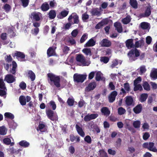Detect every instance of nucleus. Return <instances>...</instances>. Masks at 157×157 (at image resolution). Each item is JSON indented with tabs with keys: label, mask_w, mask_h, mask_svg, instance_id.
I'll list each match as a JSON object with an SVG mask.
<instances>
[{
	"label": "nucleus",
	"mask_w": 157,
	"mask_h": 157,
	"mask_svg": "<svg viewBox=\"0 0 157 157\" xmlns=\"http://www.w3.org/2000/svg\"><path fill=\"white\" fill-rule=\"evenodd\" d=\"M140 26L141 28L143 29H147V23L143 22L140 23Z\"/></svg>",
	"instance_id": "obj_55"
},
{
	"label": "nucleus",
	"mask_w": 157,
	"mask_h": 157,
	"mask_svg": "<svg viewBox=\"0 0 157 157\" xmlns=\"http://www.w3.org/2000/svg\"><path fill=\"white\" fill-rule=\"evenodd\" d=\"M117 95V92L115 91H113L109 96V102H113L115 99V98Z\"/></svg>",
	"instance_id": "obj_15"
},
{
	"label": "nucleus",
	"mask_w": 157,
	"mask_h": 157,
	"mask_svg": "<svg viewBox=\"0 0 157 157\" xmlns=\"http://www.w3.org/2000/svg\"><path fill=\"white\" fill-rule=\"evenodd\" d=\"M84 141L89 144L91 143L92 139L90 136H86L84 138Z\"/></svg>",
	"instance_id": "obj_48"
},
{
	"label": "nucleus",
	"mask_w": 157,
	"mask_h": 157,
	"mask_svg": "<svg viewBox=\"0 0 157 157\" xmlns=\"http://www.w3.org/2000/svg\"><path fill=\"white\" fill-rule=\"evenodd\" d=\"M68 13V11L63 10L58 15L57 17L59 19H62L67 16Z\"/></svg>",
	"instance_id": "obj_22"
},
{
	"label": "nucleus",
	"mask_w": 157,
	"mask_h": 157,
	"mask_svg": "<svg viewBox=\"0 0 157 157\" xmlns=\"http://www.w3.org/2000/svg\"><path fill=\"white\" fill-rule=\"evenodd\" d=\"M98 116V115L97 113L92 114H88L84 118V121H88L93 119L96 118Z\"/></svg>",
	"instance_id": "obj_9"
},
{
	"label": "nucleus",
	"mask_w": 157,
	"mask_h": 157,
	"mask_svg": "<svg viewBox=\"0 0 157 157\" xmlns=\"http://www.w3.org/2000/svg\"><path fill=\"white\" fill-rule=\"evenodd\" d=\"M99 153L100 157H108L107 153L103 150L100 151Z\"/></svg>",
	"instance_id": "obj_54"
},
{
	"label": "nucleus",
	"mask_w": 157,
	"mask_h": 157,
	"mask_svg": "<svg viewBox=\"0 0 157 157\" xmlns=\"http://www.w3.org/2000/svg\"><path fill=\"white\" fill-rule=\"evenodd\" d=\"M140 56V52L136 49H133L128 53V56L131 61H134L137 59V57Z\"/></svg>",
	"instance_id": "obj_3"
},
{
	"label": "nucleus",
	"mask_w": 157,
	"mask_h": 157,
	"mask_svg": "<svg viewBox=\"0 0 157 157\" xmlns=\"http://www.w3.org/2000/svg\"><path fill=\"white\" fill-rule=\"evenodd\" d=\"M96 86V83L95 82H93L90 83L85 88V90L86 91H89L94 90Z\"/></svg>",
	"instance_id": "obj_13"
},
{
	"label": "nucleus",
	"mask_w": 157,
	"mask_h": 157,
	"mask_svg": "<svg viewBox=\"0 0 157 157\" xmlns=\"http://www.w3.org/2000/svg\"><path fill=\"white\" fill-rule=\"evenodd\" d=\"M12 68L10 70V72L13 74H14L16 73V70L17 67L16 63L14 61L12 62Z\"/></svg>",
	"instance_id": "obj_31"
},
{
	"label": "nucleus",
	"mask_w": 157,
	"mask_h": 157,
	"mask_svg": "<svg viewBox=\"0 0 157 157\" xmlns=\"http://www.w3.org/2000/svg\"><path fill=\"white\" fill-rule=\"evenodd\" d=\"M66 42L68 43V44L73 45L75 44L76 42L75 39L71 36H69L65 38Z\"/></svg>",
	"instance_id": "obj_21"
},
{
	"label": "nucleus",
	"mask_w": 157,
	"mask_h": 157,
	"mask_svg": "<svg viewBox=\"0 0 157 157\" xmlns=\"http://www.w3.org/2000/svg\"><path fill=\"white\" fill-rule=\"evenodd\" d=\"M78 33V31L77 29L74 30L71 33V36L73 37H75Z\"/></svg>",
	"instance_id": "obj_59"
},
{
	"label": "nucleus",
	"mask_w": 157,
	"mask_h": 157,
	"mask_svg": "<svg viewBox=\"0 0 157 157\" xmlns=\"http://www.w3.org/2000/svg\"><path fill=\"white\" fill-rule=\"evenodd\" d=\"M92 15H98L100 14V12L97 9H93L91 11Z\"/></svg>",
	"instance_id": "obj_49"
},
{
	"label": "nucleus",
	"mask_w": 157,
	"mask_h": 157,
	"mask_svg": "<svg viewBox=\"0 0 157 157\" xmlns=\"http://www.w3.org/2000/svg\"><path fill=\"white\" fill-rule=\"evenodd\" d=\"M5 59L6 61L8 63L11 62L12 60V59L10 55H7Z\"/></svg>",
	"instance_id": "obj_58"
},
{
	"label": "nucleus",
	"mask_w": 157,
	"mask_h": 157,
	"mask_svg": "<svg viewBox=\"0 0 157 157\" xmlns=\"http://www.w3.org/2000/svg\"><path fill=\"white\" fill-rule=\"evenodd\" d=\"M86 75H80L77 73L75 74L73 76V79L74 82H82L86 79Z\"/></svg>",
	"instance_id": "obj_5"
},
{
	"label": "nucleus",
	"mask_w": 157,
	"mask_h": 157,
	"mask_svg": "<svg viewBox=\"0 0 157 157\" xmlns=\"http://www.w3.org/2000/svg\"><path fill=\"white\" fill-rule=\"evenodd\" d=\"M75 59L77 64L78 65L88 66L90 64V63L87 61L85 57L82 54L76 55Z\"/></svg>",
	"instance_id": "obj_2"
},
{
	"label": "nucleus",
	"mask_w": 157,
	"mask_h": 157,
	"mask_svg": "<svg viewBox=\"0 0 157 157\" xmlns=\"http://www.w3.org/2000/svg\"><path fill=\"white\" fill-rule=\"evenodd\" d=\"M154 143L153 142H150L148 146V149L154 152H157V149L154 147Z\"/></svg>",
	"instance_id": "obj_25"
},
{
	"label": "nucleus",
	"mask_w": 157,
	"mask_h": 157,
	"mask_svg": "<svg viewBox=\"0 0 157 157\" xmlns=\"http://www.w3.org/2000/svg\"><path fill=\"white\" fill-rule=\"evenodd\" d=\"M31 99L30 97L27 96L25 97L24 96L21 95L19 98V101L21 104L22 105H24L26 104V102H29Z\"/></svg>",
	"instance_id": "obj_6"
},
{
	"label": "nucleus",
	"mask_w": 157,
	"mask_h": 157,
	"mask_svg": "<svg viewBox=\"0 0 157 157\" xmlns=\"http://www.w3.org/2000/svg\"><path fill=\"white\" fill-rule=\"evenodd\" d=\"M141 81V78L140 77H138L137 78L135 79L134 82V85H138Z\"/></svg>",
	"instance_id": "obj_61"
},
{
	"label": "nucleus",
	"mask_w": 157,
	"mask_h": 157,
	"mask_svg": "<svg viewBox=\"0 0 157 157\" xmlns=\"http://www.w3.org/2000/svg\"><path fill=\"white\" fill-rule=\"evenodd\" d=\"M89 17V15L86 13H85L82 15V19L84 21H85L86 20L88 19Z\"/></svg>",
	"instance_id": "obj_63"
},
{
	"label": "nucleus",
	"mask_w": 157,
	"mask_h": 157,
	"mask_svg": "<svg viewBox=\"0 0 157 157\" xmlns=\"http://www.w3.org/2000/svg\"><path fill=\"white\" fill-rule=\"evenodd\" d=\"M72 18L74 19V23L78 24L79 23L78 17L76 13H73L68 18V20L70 21Z\"/></svg>",
	"instance_id": "obj_10"
},
{
	"label": "nucleus",
	"mask_w": 157,
	"mask_h": 157,
	"mask_svg": "<svg viewBox=\"0 0 157 157\" xmlns=\"http://www.w3.org/2000/svg\"><path fill=\"white\" fill-rule=\"evenodd\" d=\"M4 116L5 118H9L10 119H13L14 118L13 115L9 112H6L5 113Z\"/></svg>",
	"instance_id": "obj_40"
},
{
	"label": "nucleus",
	"mask_w": 157,
	"mask_h": 157,
	"mask_svg": "<svg viewBox=\"0 0 157 157\" xmlns=\"http://www.w3.org/2000/svg\"><path fill=\"white\" fill-rule=\"evenodd\" d=\"M104 79L102 73L100 71L97 72L96 74V80L98 81L100 80H103Z\"/></svg>",
	"instance_id": "obj_32"
},
{
	"label": "nucleus",
	"mask_w": 157,
	"mask_h": 157,
	"mask_svg": "<svg viewBox=\"0 0 157 157\" xmlns=\"http://www.w3.org/2000/svg\"><path fill=\"white\" fill-rule=\"evenodd\" d=\"M40 8L42 11H46L49 9V6L48 3L46 2L44 3L41 6Z\"/></svg>",
	"instance_id": "obj_28"
},
{
	"label": "nucleus",
	"mask_w": 157,
	"mask_h": 157,
	"mask_svg": "<svg viewBox=\"0 0 157 157\" xmlns=\"http://www.w3.org/2000/svg\"><path fill=\"white\" fill-rule=\"evenodd\" d=\"M131 20L130 16L128 15L126 17L122 19V22L124 24H127L129 23Z\"/></svg>",
	"instance_id": "obj_36"
},
{
	"label": "nucleus",
	"mask_w": 157,
	"mask_h": 157,
	"mask_svg": "<svg viewBox=\"0 0 157 157\" xmlns=\"http://www.w3.org/2000/svg\"><path fill=\"white\" fill-rule=\"evenodd\" d=\"M100 44L102 47H109L111 45V43L108 40L105 39L101 41Z\"/></svg>",
	"instance_id": "obj_12"
},
{
	"label": "nucleus",
	"mask_w": 157,
	"mask_h": 157,
	"mask_svg": "<svg viewBox=\"0 0 157 157\" xmlns=\"http://www.w3.org/2000/svg\"><path fill=\"white\" fill-rule=\"evenodd\" d=\"M134 90L135 91H136L138 90L141 91L143 89L142 87L140 84L134 85Z\"/></svg>",
	"instance_id": "obj_51"
},
{
	"label": "nucleus",
	"mask_w": 157,
	"mask_h": 157,
	"mask_svg": "<svg viewBox=\"0 0 157 157\" xmlns=\"http://www.w3.org/2000/svg\"><path fill=\"white\" fill-rule=\"evenodd\" d=\"M109 58L106 56H103L101 57L100 60L101 62H103L105 63H107L109 61Z\"/></svg>",
	"instance_id": "obj_46"
},
{
	"label": "nucleus",
	"mask_w": 157,
	"mask_h": 157,
	"mask_svg": "<svg viewBox=\"0 0 157 157\" xmlns=\"http://www.w3.org/2000/svg\"><path fill=\"white\" fill-rule=\"evenodd\" d=\"M62 49L64 53L67 54L70 50L69 48L66 45H63L62 47Z\"/></svg>",
	"instance_id": "obj_45"
},
{
	"label": "nucleus",
	"mask_w": 157,
	"mask_h": 157,
	"mask_svg": "<svg viewBox=\"0 0 157 157\" xmlns=\"http://www.w3.org/2000/svg\"><path fill=\"white\" fill-rule=\"evenodd\" d=\"M0 88L4 89L6 88L5 86V83L2 78H0Z\"/></svg>",
	"instance_id": "obj_57"
},
{
	"label": "nucleus",
	"mask_w": 157,
	"mask_h": 157,
	"mask_svg": "<svg viewBox=\"0 0 157 157\" xmlns=\"http://www.w3.org/2000/svg\"><path fill=\"white\" fill-rule=\"evenodd\" d=\"M125 98L126 103L127 105L130 106L132 104L133 99L131 96H127Z\"/></svg>",
	"instance_id": "obj_29"
},
{
	"label": "nucleus",
	"mask_w": 157,
	"mask_h": 157,
	"mask_svg": "<svg viewBox=\"0 0 157 157\" xmlns=\"http://www.w3.org/2000/svg\"><path fill=\"white\" fill-rule=\"evenodd\" d=\"M13 56H16L17 58L21 61H25L26 59H25V56L23 52H20L16 51L13 55Z\"/></svg>",
	"instance_id": "obj_7"
},
{
	"label": "nucleus",
	"mask_w": 157,
	"mask_h": 157,
	"mask_svg": "<svg viewBox=\"0 0 157 157\" xmlns=\"http://www.w3.org/2000/svg\"><path fill=\"white\" fill-rule=\"evenodd\" d=\"M28 76L30 78L32 81H33L35 79V74L32 71H29Z\"/></svg>",
	"instance_id": "obj_37"
},
{
	"label": "nucleus",
	"mask_w": 157,
	"mask_h": 157,
	"mask_svg": "<svg viewBox=\"0 0 157 157\" xmlns=\"http://www.w3.org/2000/svg\"><path fill=\"white\" fill-rule=\"evenodd\" d=\"M30 17L33 21H38L43 18L42 15L40 12H33L31 13Z\"/></svg>",
	"instance_id": "obj_4"
},
{
	"label": "nucleus",
	"mask_w": 157,
	"mask_h": 157,
	"mask_svg": "<svg viewBox=\"0 0 157 157\" xmlns=\"http://www.w3.org/2000/svg\"><path fill=\"white\" fill-rule=\"evenodd\" d=\"M19 87L21 89L24 90L26 89V85L25 83L22 82L20 84Z\"/></svg>",
	"instance_id": "obj_60"
},
{
	"label": "nucleus",
	"mask_w": 157,
	"mask_h": 157,
	"mask_svg": "<svg viewBox=\"0 0 157 157\" xmlns=\"http://www.w3.org/2000/svg\"><path fill=\"white\" fill-rule=\"evenodd\" d=\"M3 8L6 12H8L10 10L11 7L9 5L6 4L4 6Z\"/></svg>",
	"instance_id": "obj_47"
},
{
	"label": "nucleus",
	"mask_w": 157,
	"mask_h": 157,
	"mask_svg": "<svg viewBox=\"0 0 157 157\" xmlns=\"http://www.w3.org/2000/svg\"><path fill=\"white\" fill-rule=\"evenodd\" d=\"M19 144L24 147H27L29 145V143L25 140H22L19 142Z\"/></svg>",
	"instance_id": "obj_33"
},
{
	"label": "nucleus",
	"mask_w": 157,
	"mask_h": 157,
	"mask_svg": "<svg viewBox=\"0 0 157 157\" xmlns=\"http://www.w3.org/2000/svg\"><path fill=\"white\" fill-rule=\"evenodd\" d=\"M114 26L118 33H121L122 32V27L120 23L116 22L114 24Z\"/></svg>",
	"instance_id": "obj_24"
},
{
	"label": "nucleus",
	"mask_w": 157,
	"mask_h": 157,
	"mask_svg": "<svg viewBox=\"0 0 157 157\" xmlns=\"http://www.w3.org/2000/svg\"><path fill=\"white\" fill-rule=\"evenodd\" d=\"M68 105L70 106L73 105L74 103V100L73 98H69L67 101Z\"/></svg>",
	"instance_id": "obj_43"
},
{
	"label": "nucleus",
	"mask_w": 157,
	"mask_h": 157,
	"mask_svg": "<svg viewBox=\"0 0 157 157\" xmlns=\"http://www.w3.org/2000/svg\"><path fill=\"white\" fill-rule=\"evenodd\" d=\"M129 3L133 8L136 9L138 8V3L136 0H130Z\"/></svg>",
	"instance_id": "obj_34"
},
{
	"label": "nucleus",
	"mask_w": 157,
	"mask_h": 157,
	"mask_svg": "<svg viewBox=\"0 0 157 157\" xmlns=\"http://www.w3.org/2000/svg\"><path fill=\"white\" fill-rule=\"evenodd\" d=\"M48 15L50 19H54L55 18L56 15V13L55 11L54 10H51L48 13Z\"/></svg>",
	"instance_id": "obj_35"
},
{
	"label": "nucleus",
	"mask_w": 157,
	"mask_h": 157,
	"mask_svg": "<svg viewBox=\"0 0 157 157\" xmlns=\"http://www.w3.org/2000/svg\"><path fill=\"white\" fill-rule=\"evenodd\" d=\"M144 42L142 40H140L136 42L134 46L136 48L141 47L144 44Z\"/></svg>",
	"instance_id": "obj_38"
},
{
	"label": "nucleus",
	"mask_w": 157,
	"mask_h": 157,
	"mask_svg": "<svg viewBox=\"0 0 157 157\" xmlns=\"http://www.w3.org/2000/svg\"><path fill=\"white\" fill-rule=\"evenodd\" d=\"M82 52L86 56L91 55V52L90 48H85L82 50Z\"/></svg>",
	"instance_id": "obj_41"
},
{
	"label": "nucleus",
	"mask_w": 157,
	"mask_h": 157,
	"mask_svg": "<svg viewBox=\"0 0 157 157\" xmlns=\"http://www.w3.org/2000/svg\"><path fill=\"white\" fill-rule=\"evenodd\" d=\"M132 125L135 128H139L140 127V122L139 121H135L133 122Z\"/></svg>",
	"instance_id": "obj_42"
},
{
	"label": "nucleus",
	"mask_w": 157,
	"mask_h": 157,
	"mask_svg": "<svg viewBox=\"0 0 157 157\" xmlns=\"http://www.w3.org/2000/svg\"><path fill=\"white\" fill-rule=\"evenodd\" d=\"M75 128L79 135L82 137H84L85 133L83 131L82 128L77 124L75 125Z\"/></svg>",
	"instance_id": "obj_18"
},
{
	"label": "nucleus",
	"mask_w": 157,
	"mask_h": 157,
	"mask_svg": "<svg viewBox=\"0 0 157 157\" xmlns=\"http://www.w3.org/2000/svg\"><path fill=\"white\" fill-rule=\"evenodd\" d=\"M6 133L7 129L5 127H0V135H6Z\"/></svg>",
	"instance_id": "obj_39"
},
{
	"label": "nucleus",
	"mask_w": 157,
	"mask_h": 157,
	"mask_svg": "<svg viewBox=\"0 0 157 157\" xmlns=\"http://www.w3.org/2000/svg\"><path fill=\"white\" fill-rule=\"evenodd\" d=\"M118 112L119 115H122L125 113L126 110L123 108L121 107L118 109Z\"/></svg>",
	"instance_id": "obj_44"
},
{
	"label": "nucleus",
	"mask_w": 157,
	"mask_h": 157,
	"mask_svg": "<svg viewBox=\"0 0 157 157\" xmlns=\"http://www.w3.org/2000/svg\"><path fill=\"white\" fill-rule=\"evenodd\" d=\"M46 114L49 118L52 121L56 120L58 119L57 115L54 114V112L50 109L46 111Z\"/></svg>",
	"instance_id": "obj_8"
},
{
	"label": "nucleus",
	"mask_w": 157,
	"mask_h": 157,
	"mask_svg": "<svg viewBox=\"0 0 157 157\" xmlns=\"http://www.w3.org/2000/svg\"><path fill=\"white\" fill-rule=\"evenodd\" d=\"M48 83L51 85H55L56 87L59 88L60 86V77L52 73H48L47 75Z\"/></svg>",
	"instance_id": "obj_1"
},
{
	"label": "nucleus",
	"mask_w": 157,
	"mask_h": 157,
	"mask_svg": "<svg viewBox=\"0 0 157 157\" xmlns=\"http://www.w3.org/2000/svg\"><path fill=\"white\" fill-rule=\"evenodd\" d=\"M9 125L10 128L15 129L17 126V124L16 123L13 121Z\"/></svg>",
	"instance_id": "obj_64"
},
{
	"label": "nucleus",
	"mask_w": 157,
	"mask_h": 157,
	"mask_svg": "<svg viewBox=\"0 0 157 157\" xmlns=\"http://www.w3.org/2000/svg\"><path fill=\"white\" fill-rule=\"evenodd\" d=\"M2 142L4 144H5L6 145H10V146H13L14 144V142H11V140L8 137L4 138L2 140Z\"/></svg>",
	"instance_id": "obj_16"
},
{
	"label": "nucleus",
	"mask_w": 157,
	"mask_h": 157,
	"mask_svg": "<svg viewBox=\"0 0 157 157\" xmlns=\"http://www.w3.org/2000/svg\"><path fill=\"white\" fill-rule=\"evenodd\" d=\"M29 1V0H21L22 6L24 7L28 6Z\"/></svg>",
	"instance_id": "obj_53"
},
{
	"label": "nucleus",
	"mask_w": 157,
	"mask_h": 157,
	"mask_svg": "<svg viewBox=\"0 0 157 157\" xmlns=\"http://www.w3.org/2000/svg\"><path fill=\"white\" fill-rule=\"evenodd\" d=\"M56 48L55 49H53L52 47H50L47 50V54L49 57L54 55L55 54V50Z\"/></svg>",
	"instance_id": "obj_27"
},
{
	"label": "nucleus",
	"mask_w": 157,
	"mask_h": 157,
	"mask_svg": "<svg viewBox=\"0 0 157 157\" xmlns=\"http://www.w3.org/2000/svg\"><path fill=\"white\" fill-rule=\"evenodd\" d=\"M49 104L53 110H55L56 109V105L55 102L54 101H50L49 102Z\"/></svg>",
	"instance_id": "obj_62"
},
{
	"label": "nucleus",
	"mask_w": 157,
	"mask_h": 157,
	"mask_svg": "<svg viewBox=\"0 0 157 157\" xmlns=\"http://www.w3.org/2000/svg\"><path fill=\"white\" fill-rule=\"evenodd\" d=\"M142 109V105L140 104H139L134 108L133 110L135 113L138 114L141 112Z\"/></svg>",
	"instance_id": "obj_23"
},
{
	"label": "nucleus",
	"mask_w": 157,
	"mask_h": 157,
	"mask_svg": "<svg viewBox=\"0 0 157 157\" xmlns=\"http://www.w3.org/2000/svg\"><path fill=\"white\" fill-rule=\"evenodd\" d=\"M126 46L128 49H130L134 46L132 39L127 40L125 42Z\"/></svg>",
	"instance_id": "obj_17"
},
{
	"label": "nucleus",
	"mask_w": 157,
	"mask_h": 157,
	"mask_svg": "<svg viewBox=\"0 0 157 157\" xmlns=\"http://www.w3.org/2000/svg\"><path fill=\"white\" fill-rule=\"evenodd\" d=\"M96 41L94 40L93 38L90 39L85 44V47H90L94 46L95 44Z\"/></svg>",
	"instance_id": "obj_19"
},
{
	"label": "nucleus",
	"mask_w": 157,
	"mask_h": 157,
	"mask_svg": "<svg viewBox=\"0 0 157 157\" xmlns=\"http://www.w3.org/2000/svg\"><path fill=\"white\" fill-rule=\"evenodd\" d=\"M121 61L120 60L115 59L112 61V64L110 66V67L112 68H113L118 64H121Z\"/></svg>",
	"instance_id": "obj_30"
},
{
	"label": "nucleus",
	"mask_w": 157,
	"mask_h": 157,
	"mask_svg": "<svg viewBox=\"0 0 157 157\" xmlns=\"http://www.w3.org/2000/svg\"><path fill=\"white\" fill-rule=\"evenodd\" d=\"M88 34L87 33L84 34L82 36L80 40V42L81 43H82L84 42L86 40L87 38Z\"/></svg>",
	"instance_id": "obj_50"
},
{
	"label": "nucleus",
	"mask_w": 157,
	"mask_h": 157,
	"mask_svg": "<svg viewBox=\"0 0 157 157\" xmlns=\"http://www.w3.org/2000/svg\"><path fill=\"white\" fill-rule=\"evenodd\" d=\"M150 75L152 79L155 80L157 79V69L153 68L152 69Z\"/></svg>",
	"instance_id": "obj_14"
},
{
	"label": "nucleus",
	"mask_w": 157,
	"mask_h": 157,
	"mask_svg": "<svg viewBox=\"0 0 157 157\" xmlns=\"http://www.w3.org/2000/svg\"><path fill=\"white\" fill-rule=\"evenodd\" d=\"M5 80L8 83H12L15 81V77L10 74H8L6 75Z\"/></svg>",
	"instance_id": "obj_11"
},
{
	"label": "nucleus",
	"mask_w": 157,
	"mask_h": 157,
	"mask_svg": "<svg viewBox=\"0 0 157 157\" xmlns=\"http://www.w3.org/2000/svg\"><path fill=\"white\" fill-rule=\"evenodd\" d=\"M150 84L153 90H155L157 89V84L155 82H150Z\"/></svg>",
	"instance_id": "obj_56"
},
{
	"label": "nucleus",
	"mask_w": 157,
	"mask_h": 157,
	"mask_svg": "<svg viewBox=\"0 0 157 157\" xmlns=\"http://www.w3.org/2000/svg\"><path fill=\"white\" fill-rule=\"evenodd\" d=\"M101 112L104 115L108 116L110 114V112L109 109L106 107H104L101 109Z\"/></svg>",
	"instance_id": "obj_26"
},
{
	"label": "nucleus",
	"mask_w": 157,
	"mask_h": 157,
	"mask_svg": "<svg viewBox=\"0 0 157 157\" xmlns=\"http://www.w3.org/2000/svg\"><path fill=\"white\" fill-rule=\"evenodd\" d=\"M147 97V94H143L141 95L140 100L141 102H143L145 101Z\"/></svg>",
	"instance_id": "obj_52"
},
{
	"label": "nucleus",
	"mask_w": 157,
	"mask_h": 157,
	"mask_svg": "<svg viewBox=\"0 0 157 157\" xmlns=\"http://www.w3.org/2000/svg\"><path fill=\"white\" fill-rule=\"evenodd\" d=\"M39 130L41 132H44L47 130V127L44 124L39 123L38 126Z\"/></svg>",
	"instance_id": "obj_20"
}]
</instances>
